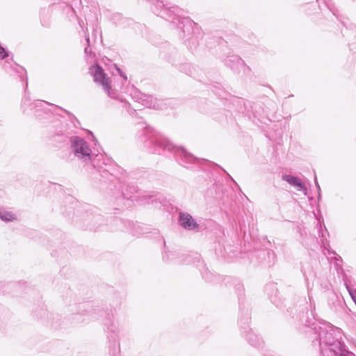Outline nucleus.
I'll use <instances>...</instances> for the list:
<instances>
[{
	"instance_id": "9b49d317",
	"label": "nucleus",
	"mask_w": 356,
	"mask_h": 356,
	"mask_svg": "<svg viewBox=\"0 0 356 356\" xmlns=\"http://www.w3.org/2000/svg\"><path fill=\"white\" fill-rule=\"evenodd\" d=\"M88 47H86V48L85 49V52H86V53H88Z\"/></svg>"
},
{
	"instance_id": "f257e3e1",
	"label": "nucleus",
	"mask_w": 356,
	"mask_h": 356,
	"mask_svg": "<svg viewBox=\"0 0 356 356\" xmlns=\"http://www.w3.org/2000/svg\"><path fill=\"white\" fill-rule=\"evenodd\" d=\"M90 74L93 77L94 81L102 86L108 97L119 99L121 102L124 101L115 89L112 88L110 79L106 76L102 68L98 65H92L90 67Z\"/></svg>"
},
{
	"instance_id": "423d86ee",
	"label": "nucleus",
	"mask_w": 356,
	"mask_h": 356,
	"mask_svg": "<svg viewBox=\"0 0 356 356\" xmlns=\"http://www.w3.org/2000/svg\"><path fill=\"white\" fill-rule=\"evenodd\" d=\"M282 179L288 182L290 185L296 187L298 191H303L305 195H307V190L299 178L289 175H284L282 176Z\"/></svg>"
},
{
	"instance_id": "1a4fd4ad",
	"label": "nucleus",
	"mask_w": 356,
	"mask_h": 356,
	"mask_svg": "<svg viewBox=\"0 0 356 356\" xmlns=\"http://www.w3.org/2000/svg\"><path fill=\"white\" fill-rule=\"evenodd\" d=\"M7 56V54L4 48L0 47V57L4 58Z\"/></svg>"
},
{
	"instance_id": "ddd939ff",
	"label": "nucleus",
	"mask_w": 356,
	"mask_h": 356,
	"mask_svg": "<svg viewBox=\"0 0 356 356\" xmlns=\"http://www.w3.org/2000/svg\"><path fill=\"white\" fill-rule=\"evenodd\" d=\"M86 40L88 42H89V38L88 37L86 38Z\"/></svg>"
},
{
	"instance_id": "6e6552de",
	"label": "nucleus",
	"mask_w": 356,
	"mask_h": 356,
	"mask_svg": "<svg viewBox=\"0 0 356 356\" xmlns=\"http://www.w3.org/2000/svg\"><path fill=\"white\" fill-rule=\"evenodd\" d=\"M141 104L147 107L158 108L156 104V99L152 96L143 94L140 97Z\"/></svg>"
},
{
	"instance_id": "f03ea898",
	"label": "nucleus",
	"mask_w": 356,
	"mask_h": 356,
	"mask_svg": "<svg viewBox=\"0 0 356 356\" xmlns=\"http://www.w3.org/2000/svg\"><path fill=\"white\" fill-rule=\"evenodd\" d=\"M71 146L75 156L84 161H92V151L87 143L81 138L74 136L71 138Z\"/></svg>"
},
{
	"instance_id": "20e7f679",
	"label": "nucleus",
	"mask_w": 356,
	"mask_h": 356,
	"mask_svg": "<svg viewBox=\"0 0 356 356\" xmlns=\"http://www.w3.org/2000/svg\"><path fill=\"white\" fill-rule=\"evenodd\" d=\"M336 330L332 328H330L326 332L323 331L319 334L320 344L327 345L330 346V351L337 353V350L340 349V342L337 339H334V335Z\"/></svg>"
},
{
	"instance_id": "7ed1b4c3",
	"label": "nucleus",
	"mask_w": 356,
	"mask_h": 356,
	"mask_svg": "<svg viewBox=\"0 0 356 356\" xmlns=\"http://www.w3.org/2000/svg\"><path fill=\"white\" fill-rule=\"evenodd\" d=\"M155 143L157 146L163 149L174 152L176 154L179 155L181 158L185 159L186 161L193 163L196 159L193 155L187 152L183 147L173 145L167 138L159 137L156 140Z\"/></svg>"
},
{
	"instance_id": "f8f14e48",
	"label": "nucleus",
	"mask_w": 356,
	"mask_h": 356,
	"mask_svg": "<svg viewBox=\"0 0 356 356\" xmlns=\"http://www.w3.org/2000/svg\"><path fill=\"white\" fill-rule=\"evenodd\" d=\"M316 186H317V187H318V190H319V189H320V187H319L318 184L316 181Z\"/></svg>"
},
{
	"instance_id": "0eeeda50",
	"label": "nucleus",
	"mask_w": 356,
	"mask_h": 356,
	"mask_svg": "<svg viewBox=\"0 0 356 356\" xmlns=\"http://www.w3.org/2000/svg\"><path fill=\"white\" fill-rule=\"evenodd\" d=\"M0 219L5 222H12L16 220L17 218L14 212L0 207Z\"/></svg>"
},
{
	"instance_id": "39448f33",
	"label": "nucleus",
	"mask_w": 356,
	"mask_h": 356,
	"mask_svg": "<svg viewBox=\"0 0 356 356\" xmlns=\"http://www.w3.org/2000/svg\"><path fill=\"white\" fill-rule=\"evenodd\" d=\"M179 222L183 228L188 230H195L198 228V224L195 220L187 213H179Z\"/></svg>"
},
{
	"instance_id": "9d476101",
	"label": "nucleus",
	"mask_w": 356,
	"mask_h": 356,
	"mask_svg": "<svg viewBox=\"0 0 356 356\" xmlns=\"http://www.w3.org/2000/svg\"><path fill=\"white\" fill-rule=\"evenodd\" d=\"M118 72L121 75V76L123 78V79L126 81L127 80V77L126 74H124L119 68H117Z\"/></svg>"
}]
</instances>
